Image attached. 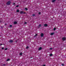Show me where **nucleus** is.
<instances>
[{
    "label": "nucleus",
    "instance_id": "nucleus-26",
    "mask_svg": "<svg viewBox=\"0 0 66 66\" xmlns=\"http://www.w3.org/2000/svg\"><path fill=\"white\" fill-rule=\"evenodd\" d=\"M2 49H4V47H2Z\"/></svg>",
    "mask_w": 66,
    "mask_h": 66
},
{
    "label": "nucleus",
    "instance_id": "nucleus-2",
    "mask_svg": "<svg viewBox=\"0 0 66 66\" xmlns=\"http://www.w3.org/2000/svg\"><path fill=\"white\" fill-rule=\"evenodd\" d=\"M10 3H11V2L9 1L7 2V4H8V5H9V4H10Z\"/></svg>",
    "mask_w": 66,
    "mask_h": 66
},
{
    "label": "nucleus",
    "instance_id": "nucleus-22",
    "mask_svg": "<svg viewBox=\"0 0 66 66\" xmlns=\"http://www.w3.org/2000/svg\"><path fill=\"white\" fill-rule=\"evenodd\" d=\"M50 50H52V48H50Z\"/></svg>",
    "mask_w": 66,
    "mask_h": 66
},
{
    "label": "nucleus",
    "instance_id": "nucleus-33",
    "mask_svg": "<svg viewBox=\"0 0 66 66\" xmlns=\"http://www.w3.org/2000/svg\"><path fill=\"white\" fill-rule=\"evenodd\" d=\"M3 65H5V64H3Z\"/></svg>",
    "mask_w": 66,
    "mask_h": 66
},
{
    "label": "nucleus",
    "instance_id": "nucleus-31",
    "mask_svg": "<svg viewBox=\"0 0 66 66\" xmlns=\"http://www.w3.org/2000/svg\"><path fill=\"white\" fill-rule=\"evenodd\" d=\"M2 45V44H0V45H1H1Z\"/></svg>",
    "mask_w": 66,
    "mask_h": 66
},
{
    "label": "nucleus",
    "instance_id": "nucleus-3",
    "mask_svg": "<svg viewBox=\"0 0 66 66\" xmlns=\"http://www.w3.org/2000/svg\"><path fill=\"white\" fill-rule=\"evenodd\" d=\"M62 40H66V38L64 37L62 38Z\"/></svg>",
    "mask_w": 66,
    "mask_h": 66
},
{
    "label": "nucleus",
    "instance_id": "nucleus-24",
    "mask_svg": "<svg viewBox=\"0 0 66 66\" xmlns=\"http://www.w3.org/2000/svg\"><path fill=\"white\" fill-rule=\"evenodd\" d=\"M18 6H19V5H17L16 6V7H18Z\"/></svg>",
    "mask_w": 66,
    "mask_h": 66
},
{
    "label": "nucleus",
    "instance_id": "nucleus-4",
    "mask_svg": "<svg viewBox=\"0 0 66 66\" xmlns=\"http://www.w3.org/2000/svg\"><path fill=\"white\" fill-rule=\"evenodd\" d=\"M42 49V47H40L38 49V50H41Z\"/></svg>",
    "mask_w": 66,
    "mask_h": 66
},
{
    "label": "nucleus",
    "instance_id": "nucleus-23",
    "mask_svg": "<svg viewBox=\"0 0 66 66\" xmlns=\"http://www.w3.org/2000/svg\"><path fill=\"white\" fill-rule=\"evenodd\" d=\"M39 27H41V24H39Z\"/></svg>",
    "mask_w": 66,
    "mask_h": 66
},
{
    "label": "nucleus",
    "instance_id": "nucleus-30",
    "mask_svg": "<svg viewBox=\"0 0 66 66\" xmlns=\"http://www.w3.org/2000/svg\"><path fill=\"white\" fill-rule=\"evenodd\" d=\"M15 3H14L13 5H15Z\"/></svg>",
    "mask_w": 66,
    "mask_h": 66
},
{
    "label": "nucleus",
    "instance_id": "nucleus-13",
    "mask_svg": "<svg viewBox=\"0 0 66 66\" xmlns=\"http://www.w3.org/2000/svg\"><path fill=\"white\" fill-rule=\"evenodd\" d=\"M54 34L53 33H51V35H52Z\"/></svg>",
    "mask_w": 66,
    "mask_h": 66
},
{
    "label": "nucleus",
    "instance_id": "nucleus-5",
    "mask_svg": "<svg viewBox=\"0 0 66 66\" xmlns=\"http://www.w3.org/2000/svg\"><path fill=\"white\" fill-rule=\"evenodd\" d=\"M44 36V34L43 33H42L41 34V37H43V36Z\"/></svg>",
    "mask_w": 66,
    "mask_h": 66
},
{
    "label": "nucleus",
    "instance_id": "nucleus-8",
    "mask_svg": "<svg viewBox=\"0 0 66 66\" xmlns=\"http://www.w3.org/2000/svg\"><path fill=\"white\" fill-rule=\"evenodd\" d=\"M14 24H17V22L16 21H15L14 22Z\"/></svg>",
    "mask_w": 66,
    "mask_h": 66
},
{
    "label": "nucleus",
    "instance_id": "nucleus-19",
    "mask_svg": "<svg viewBox=\"0 0 66 66\" xmlns=\"http://www.w3.org/2000/svg\"><path fill=\"white\" fill-rule=\"evenodd\" d=\"M7 48H6L5 49V50H7Z\"/></svg>",
    "mask_w": 66,
    "mask_h": 66
},
{
    "label": "nucleus",
    "instance_id": "nucleus-27",
    "mask_svg": "<svg viewBox=\"0 0 66 66\" xmlns=\"http://www.w3.org/2000/svg\"><path fill=\"white\" fill-rule=\"evenodd\" d=\"M40 12H39V14H40Z\"/></svg>",
    "mask_w": 66,
    "mask_h": 66
},
{
    "label": "nucleus",
    "instance_id": "nucleus-7",
    "mask_svg": "<svg viewBox=\"0 0 66 66\" xmlns=\"http://www.w3.org/2000/svg\"><path fill=\"white\" fill-rule=\"evenodd\" d=\"M44 27H47L48 26V25L47 24H44Z\"/></svg>",
    "mask_w": 66,
    "mask_h": 66
},
{
    "label": "nucleus",
    "instance_id": "nucleus-9",
    "mask_svg": "<svg viewBox=\"0 0 66 66\" xmlns=\"http://www.w3.org/2000/svg\"><path fill=\"white\" fill-rule=\"evenodd\" d=\"M56 0H53L52 1V2H55V1H56Z\"/></svg>",
    "mask_w": 66,
    "mask_h": 66
},
{
    "label": "nucleus",
    "instance_id": "nucleus-12",
    "mask_svg": "<svg viewBox=\"0 0 66 66\" xmlns=\"http://www.w3.org/2000/svg\"><path fill=\"white\" fill-rule=\"evenodd\" d=\"M16 12H19V10H16Z\"/></svg>",
    "mask_w": 66,
    "mask_h": 66
},
{
    "label": "nucleus",
    "instance_id": "nucleus-18",
    "mask_svg": "<svg viewBox=\"0 0 66 66\" xmlns=\"http://www.w3.org/2000/svg\"><path fill=\"white\" fill-rule=\"evenodd\" d=\"M12 27V25H11L10 26V27Z\"/></svg>",
    "mask_w": 66,
    "mask_h": 66
},
{
    "label": "nucleus",
    "instance_id": "nucleus-10",
    "mask_svg": "<svg viewBox=\"0 0 66 66\" xmlns=\"http://www.w3.org/2000/svg\"><path fill=\"white\" fill-rule=\"evenodd\" d=\"M25 9L26 10V11H28V8H25Z\"/></svg>",
    "mask_w": 66,
    "mask_h": 66
},
{
    "label": "nucleus",
    "instance_id": "nucleus-11",
    "mask_svg": "<svg viewBox=\"0 0 66 66\" xmlns=\"http://www.w3.org/2000/svg\"><path fill=\"white\" fill-rule=\"evenodd\" d=\"M10 59H7V60L6 61H7H7H10Z\"/></svg>",
    "mask_w": 66,
    "mask_h": 66
},
{
    "label": "nucleus",
    "instance_id": "nucleus-21",
    "mask_svg": "<svg viewBox=\"0 0 66 66\" xmlns=\"http://www.w3.org/2000/svg\"><path fill=\"white\" fill-rule=\"evenodd\" d=\"M32 16H35V14H33L32 15Z\"/></svg>",
    "mask_w": 66,
    "mask_h": 66
},
{
    "label": "nucleus",
    "instance_id": "nucleus-17",
    "mask_svg": "<svg viewBox=\"0 0 66 66\" xmlns=\"http://www.w3.org/2000/svg\"><path fill=\"white\" fill-rule=\"evenodd\" d=\"M28 48H29V47L27 46V47H26V49H28Z\"/></svg>",
    "mask_w": 66,
    "mask_h": 66
},
{
    "label": "nucleus",
    "instance_id": "nucleus-6",
    "mask_svg": "<svg viewBox=\"0 0 66 66\" xmlns=\"http://www.w3.org/2000/svg\"><path fill=\"white\" fill-rule=\"evenodd\" d=\"M10 43H13V41L12 40H10L9 41Z\"/></svg>",
    "mask_w": 66,
    "mask_h": 66
},
{
    "label": "nucleus",
    "instance_id": "nucleus-28",
    "mask_svg": "<svg viewBox=\"0 0 66 66\" xmlns=\"http://www.w3.org/2000/svg\"><path fill=\"white\" fill-rule=\"evenodd\" d=\"M43 66H46V65H43Z\"/></svg>",
    "mask_w": 66,
    "mask_h": 66
},
{
    "label": "nucleus",
    "instance_id": "nucleus-29",
    "mask_svg": "<svg viewBox=\"0 0 66 66\" xmlns=\"http://www.w3.org/2000/svg\"><path fill=\"white\" fill-rule=\"evenodd\" d=\"M24 23H25V24H26V23H27V22H25Z\"/></svg>",
    "mask_w": 66,
    "mask_h": 66
},
{
    "label": "nucleus",
    "instance_id": "nucleus-1",
    "mask_svg": "<svg viewBox=\"0 0 66 66\" xmlns=\"http://www.w3.org/2000/svg\"><path fill=\"white\" fill-rule=\"evenodd\" d=\"M24 13H26L25 12L24 13L23 11H21L20 12V13L21 14H24Z\"/></svg>",
    "mask_w": 66,
    "mask_h": 66
},
{
    "label": "nucleus",
    "instance_id": "nucleus-20",
    "mask_svg": "<svg viewBox=\"0 0 66 66\" xmlns=\"http://www.w3.org/2000/svg\"><path fill=\"white\" fill-rule=\"evenodd\" d=\"M37 35V34H36L35 35V36H36Z\"/></svg>",
    "mask_w": 66,
    "mask_h": 66
},
{
    "label": "nucleus",
    "instance_id": "nucleus-14",
    "mask_svg": "<svg viewBox=\"0 0 66 66\" xmlns=\"http://www.w3.org/2000/svg\"><path fill=\"white\" fill-rule=\"evenodd\" d=\"M22 53H20V54L21 55H22Z\"/></svg>",
    "mask_w": 66,
    "mask_h": 66
},
{
    "label": "nucleus",
    "instance_id": "nucleus-15",
    "mask_svg": "<svg viewBox=\"0 0 66 66\" xmlns=\"http://www.w3.org/2000/svg\"><path fill=\"white\" fill-rule=\"evenodd\" d=\"M52 56V54H51L50 55V56Z\"/></svg>",
    "mask_w": 66,
    "mask_h": 66
},
{
    "label": "nucleus",
    "instance_id": "nucleus-16",
    "mask_svg": "<svg viewBox=\"0 0 66 66\" xmlns=\"http://www.w3.org/2000/svg\"><path fill=\"white\" fill-rule=\"evenodd\" d=\"M56 29V28H54V30H55Z\"/></svg>",
    "mask_w": 66,
    "mask_h": 66
},
{
    "label": "nucleus",
    "instance_id": "nucleus-32",
    "mask_svg": "<svg viewBox=\"0 0 66 66\" xmlns=\"http://www.w3.org/2000/svg\"><path fill=\"white\" fill-rule=\"evenodd\" d=\"M5 25H6V24H5Z\"/></svg>",
    "mask_w": 66,
    "mask_h": 66
},
{
    "label": "nucleus",
    "instance_id": "nucleus-25",
    "mask_svg": "<svg viewBox=\"0 0 66 66\" xmlns=\"http://www.w3.org/2000/svg\"><path fill=\"white\" fill-rule=\"evenodd\" d=\"M62 66H64V64H62Z\"/></svg>",
    "mask_w": 66,
    "mask_h": 66
}]
</instances>
